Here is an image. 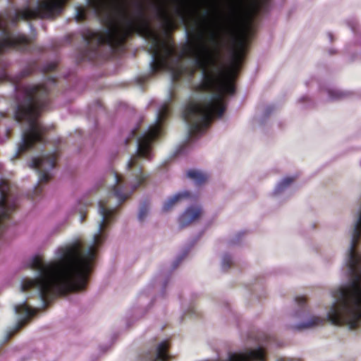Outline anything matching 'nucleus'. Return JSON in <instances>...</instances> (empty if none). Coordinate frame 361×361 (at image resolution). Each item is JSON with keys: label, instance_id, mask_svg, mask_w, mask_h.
<instances>
[{"label": "nucleus", "instance_id": "nucleus-1", "mask_svg": "<svg viewBox=\"0 0 361 361\" xmlns=\"http://www.w3.org/2000/svg\"><path fill=\"white\" fill-rule=\"evenodd\" d=\"M102 214V219L93 236L92 245L84 251L81 243L75 240L58 247L54 252L55 259L47 263L40 257H35L32 266L37 271V276L35 279L23 281L21 290L35 288L44 297L51 293L82 288L94 257V246L102 240L101 232L106 216L104 209Z\"/></svg>", "mask_w": 361, "mask_h": 361}, {"label": "nucleus", "instance_id": "nucleus-2", "mask_svg": "<svg viewBox=\"0 0 361 361\" xmlns=\"http://www.w3.org/2000/svg\"><path fill=\"white\" fill-rule=\"evenodd\" d=\"M242 57L241 51H235L231 64L221 71L216 76L206 75L203 85L205 88L214 89L217 94L204 102H192L184 112V118L192 123L195 128L205 126L213 115L221 116L224 110L222 102L223 94L233 92V80Z\"/></svg>", "mask_w": 361, "mask_h": 361}, {"label": "nucleus", "instance_id": "nucleus-3", "mask_svg": "<svg viewBox=\"0 0 361 361\" xmlns=\"http://www.w3.org/2000/svg\"><path fill=\"white\" fill-rule=\"evenodd\" d=\"M334 297L336 302L329 309L327 319L333 324L354 328L361 319V281L356 278L348 288L336 291Z\"/></svg>", "mask_w": 361, "mask_h": 361}, {"label": "nucleus", "instance_id": "nucleus-4", "mask_svg": "<svg viewBox=\"0 0 361 361\" xmlns=\"http://www.w3.org/2000/svg\"><path fill=\"white\" fill-rule=\"evenodd\" d=\"M38 114L39 106L35 101H28L18 107L16 113V119L18 121L25 120L28 124V128L22 135V140L18 147L20 151L32 147L35 143L40 140L42 128L36 121Z\"/></svg>", "mask_w": 361, "mask_h": 361}, {"label": "nucleus", "instance_id": "nucleus-5", "mask_svg": "<svg viewBox=\"0 0 361 361\" xmlns=\"http://www.w3.org/2000/svg\"><path fill=\"white\" fill-rule=\"evenodd\" d=\"M66 0H42L35 9L24 8L16 14L17 20L35 17L49 18L59 12Z\"/></svg>", "mask_w": 361, "mask_h": 361}, {"label": "nucleus", "instance_id": "nucleus-6", "mask_svg": "<svg viewBox=\"0 0 361 361\" xmlns=\"http://www.w3.org/2000/svg\"><path fill=\"white\" fill-rule=\"evenodd\" d=\"M159 126L157 125L154 126L139 140L137 145L138 156L145 157L148 155L150 150L151 141L159 134Z\"/></svg>", "mask_w": 361, "mask_h": 361}, {"label": "nucleus", "instance_id": "nucleus-7", "mask_svg": "<svg viewBox=\"0 0 361 361\" xmlns=\"http://www.w3.org/2000/svg\"><path fill=\"white\" fill-rule=\"evenodd\" d=\"M264 353L262 348H258L244 353H235L229 355L230 361L262 360Z\"/></svg>", "mask_w": 361, "mask_h": 361}, {"label": "nucleus", "instance_id": "nucleus-8", "mask_svg": "<svg viewBox=\"0 0 361 361\" xmlns=\"http://www.w3.org/2000/svg\"><path fill=\"white\" fill-rule=\"evenodd\" d=\"M8 185L3 183L0 185V221L8 217L13 210L12 204L6 200V192Z\"/></svg>", "mask_w": 361, "mask_h": 361}, {"label": "nucleus", "instance_id": "nucleus-9", "mask_svg": "<svg viewBox=\"0 0 361 361\" xmlns=\"http://www.w3.org/2000/svg\"><path fill=\"white\" fill-rule=\"evenodd\" d=\"M201 215V210L199 208L190 207L187 209L179 217V224L184 227L194 221L198 219Z\"/></svg>", "mask_w": 361, "mask_h": 361}, {"label": "nucleus", "instance_id": "nucleus-10", "mask_svg": "<svg viewBox=\"0 0 361 361\" xmlns=\"http://www.w3.org/2000/svg\"><path fill=\"white\" fill-rule=\"evenodd\" d=\"M54 166V159L50 156L36 157L31 162V167L38 168L40 170H47Z\"/></svg>", "mask_w": 361, "mask_h": 361}, {"label": "nucleus", "instance_id": "nucleus-11", "mask_svg": "<svg viewBox=\"0 0 361 361\" xmlns=\"http://www.w3.org/2000/svg\"><path fill=\"white\" fill-rule=\"evenodd\" d=\"M14 311L16 314L22 317H28L33 314L32 310L30 307L25 302H20L14 306Z\"/></svg>", "mask_w": 361, "mask_h": 361}, {"label": "nucleus", "instance_id": "nucleus-12", "mask_svg": "<svg viewBox=\"0 0 361 361\" xmlns=\"http://www.w3.org/2000/svg\"><path fill=\"white\" fill-rule=\"evenodd\" d=\"M168 346L166 342L161 343L157 349V359L159 361H166L169 358L166 349Z\"/></svg>", "mask_w": 361, "mask_h": 361}, {"label": "nucleus", "instance_id": "nucleus-13", "mask_svg": "<svg viewBox=\"0 0 361 361\" xmlns=\"http://www.w3.org/2000/svg\"><path fill=\"white\" fill-rule=\"evenodd\" d=\"M188 196L187 192H183L173 196L171 199L167 201L164 205V209L168 210L174 203Z\"/></svg>", "mask_w": 361, "mask_h": 361}, {"label": "nucleus", "instance_id": "nucleus-14", "mask_svg": "<svg viewBox=\"0 0 361 361\" xmlns=\"http://www.w3.org/2000/svg\"><path fill=\"white\" fill-rule=\"evenodd\" d=\"M188 176L197 183H200L206 179V176L200 171L190 170L188 172Z\"/></svg>", "mask_w": 361, "mask_h": 361}, {"label": "nucleus", "instance_id": "nucleus-15", "mask_svg": "<svg viewBox=\"0 0 361 361\" xmlns=\"http://www.w3.org/2000/svg\"><path fill=\"white\" fill-rule=\"evenodd\" d=\"M321 323V320L317 317H314L306 322L295 326V328L297 329H301L305 328H310L319 325Z\"/></svg>", "mask_w": 361, "mask_h": 361}, {"label": "nucleus", "instance_id": "nucleus-16", "mask_svg": "<svg viewBox=\"0 0 361 361\" xmlns=\"http://www.w3.org/2000/svg\"><path fill=\"white\" fill-rule=\"evenodd\" d=\"M85 16V9L82 7H79L76 9L75 18L77 20H82Z\"/></svg>", "mask_w": 361, "mask_h": 361}, {"label": "nucleus", "instance_id": "nucleus-17", "mask_svg": "<svg viewBox=\"0 0 361 361\" xmlns=\"http://www.w3.org/2000/svg\"><path fill=\"white\" fill-rule=\"evenodd\" d=\"M293 181V178H284L281 183L279 184V188L281 189L283 187H286L288 185H289L290 183H292Z\"/></svg>", "mask_w": 361, "mask_h": 361}, {"label": "nucleus", "instance_id": "nucleus-18", "mask_svg": "<svg viewBox=\"0 0 361 361\" xmlns=\"http://www.w3.org/2000/svg\"><path fill=\"white\" fill-rule=\"evenodd\" d=\"M49 178V174L48 173L40 172L39 174V180H47Z\"/></svg>", "mask_w": 361, "mask_h": 361}, {"label": "nucleus", "instance_id": "nucleus-19", "mask_svg": "<svg viewBox=\"0 0 361 361\" xmlns=\"http://www.w3.org/2000/svg\"><path fill=\"white\" fill-rule=\"evenodd\" d=\"M146 213H147V211H141V212H140V214H139V217H140V219H141V218H142V215H143V214H146Z\"/></svg>", "mask_w": 361, "mask_h": 361}, {"label": "nucleus", "instance_id": "nucleus-20", "mask_svg": "<svg viewBox=\"0 0 361 361\" xmlns=\"http://www.w3.org/2000/svg\"><path fill=\"white\" fill-rule=\"evenodd\" d=\"M7 40L8 42H6V44L12 43V41L10 39H8Z\"/></svg>", "mask_w": 361, "mask_h": 361}, {"label": "nucleus", "instance_id": "nucleus-21", "mask_svg": "<svg viewBox=\"0 0 361 361\" xmlns=\"http://www.w3.org/2000/svg\"><path fill=\"white\" fill-rule=\"evenodd\" d=\"M116 181L118 182V178L117 176H116Z\"/></svg>", "mask_w": 361, "mask_h": 361}, {"label": "nucleus", "instance_id": "nucleus-22", "mask_svg": "<svg viewBox=\"0 0 361 361\" xmlns=\"http://www.w3.org/2000/svg\"><path fill=\"white\" fill-rule=\"evenodd\" d=\"M2 45L0 46V47H1Z\"/></svg>", "mask_w": 361, "mask_h": 361}]
</instances>
